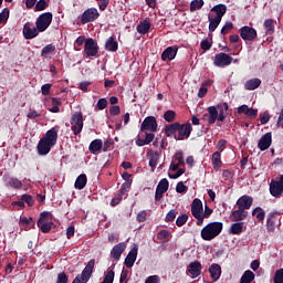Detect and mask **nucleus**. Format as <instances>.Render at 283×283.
<instances>
[{"label": "nucleus", "instance_id": "nucleus-15", "mask_svg": "<svg viewBox=\"0 0 283 283\" xmlns=\"http://www.w3.org/2000/svg\"><path fill=\"white\" fill-rule=\"evenodd\" d=\"M273 143V135L271 133L264 134L258 144V147L261 151H266L271 147V144Z\"/></svg>", "mask_w": 283, "mask_h": 283}, {"label": "nucleus", "instance_id": "nucleus-35", "mask_svg": "<svg viewBox=\"0 0 283 283\" xmlns=\"http://www.w3.org/2000/svg\"><path fill=\"white\" fill-rule=\"evenodd\" d=\"M105 49L108 52H116V50H118V42H116L114 38L111 36L105 43Z\"/></svg>", "mask_w": 283, "mask_h": 283}, {"label": "nucleus", "instance_id": "nucleus-2", "mask_svg": "<svg viewBox=\"0 0 283 283\" xmlns=\"http://www.w3.org/2000/svg\"><path fill=\"white\" fill-rule=\"evenodd\" d=\"M211 213H213V209L205 210V208H202V201L198 198L193 199L191 203V214L197 220L196 224L198 227H202L205 219L211 218Z\"/></svg>", "mask_w": 283, "mask_h": 283}, {"label": "nucleus", "instance_id": "nucleus-54", "mask_svg": "<svg viewBox=\"0 0 283 283\" xmlns=\"http://www.w3.org/2000/svg\"><path fill=\"white\" fill-rule=\"evenodd\" d=\"M177 193H187V186L182 181H179L176 186Z\"/></svg>", "mask_w": 283, "mask_h": 283}, {"label": "nucleus", "instance_id": "nucleus-20", "mask_svg": "<svg viewBox=\"0 0 283 283\" xmlns=\"http://www.w3.org/2000/svg\"><path fill=\"white\" fill-rule=\"evenodd\" d=\"M125 249H127V244H125V242L116 244L111 251V256H113L114 260H120V255H123Z\"/></svg>", "mask_w": 283, "mask_h": 283}, {"label": "nucleus", "instance_id": "nucleus-52", "mask_svg": "<svg viewBox=\"0 0 283 283\" xmlns=\"http://www.w3.org/2000/svg\"><path fill=\"white\" fill-rule=\"evenodd\" d=\"M274 283H283V269H280L275 272Z\"/></svg>", "mask_w": 283, "mask_h": 283}, {"label": "nucleus", "instance_id": "nucleus-48", "mask_svg": "<svg viewBox=\"0 0 283 283\" xmlns=\"http://www.w3.org/2000/svg\"><path fill=\"white\" fill-rule=\"evenodd\" d=\"M164 118L165 120H167V123H171L175 118H176V112L174 111H167L164 114Z\"/></svg>", "mask_w": 283, "mask_h": 283}, {"label": "nucleus", "instance_id": "nucleus-50", "mask_svg": "<svg viewBox=\"0 0 283 283\" xmlns=\"http://www.w3.org/2000/svg\"><path fill=\"white\" fill-rule=\"evenodd\" d=\"M220 163H221V155L220 153L216 151L214 154H212V164L214 165V167H220Z\"/></svg>", "mask_w": 283, "mask_h": 283}, {"label": "nucleus", "instance_id": "nucleus-49", "mask_svg": "<svg viewBox=\"0 0 283 283\" xmlns=\"http://www.w3.org/2000/svg\"><path fill=\"white\" fill-rule=\"evenodd\" d=\"M187 220H189V217L187 214L179 216L176 220L177 227H182L184 224L187 223Z\"/></svg>", "mask_w": 283, "mask_h": 283}, {"label": "nucleus", "instance_id": "nucleus-8", "mask_svg": "<svg viewBox=\"0 0 283 283\" xmlns=\"http://www.w3.org/2000/svg\"><path fill=\"white\" fill-rule=\"evenodd\" d=\"M84 54L86 56H96L98 54V43L96 40L92 38L85 40Z\"/></svg>", "mask_w": 283, "mask_h": 283}, {"label": "nucleus", "instance_id": "nucleus-39", "mask_svg": "<svg viewBox=\"0 0 283 283\" xmlns=\"http://www.w3.org/2000/svg\"><path fill=\"white\" fill-rule=\"evenodd\" d=\"M205 6V0H192L190 2V12H196V10H200Z\"/></svg>", "mask_w": 283, "mask_h": 283}, {"label": "nucleus", "instance_id": "nucleus-4", "mask_svg": "<svg viewBox=\"0 0 283 283\" xmlns=\"http://www.w3.org/2000/svg\"><path fill=\"white\" fill-rule=\"evenodd\" d=\"M94 260L87 262L86 266L82 271L81 275H77L72 283H87L90 282V277H92V273H94Z\"/></svg>", "mask_w": 283, "mask_h": 283}, {"label": "nucleus", "instance_id": "nucleus-57", "mask_svg": "<svg viewBox=\"0 0 283 283\" xmlns=\"http://www.w3.org/2000/svg\"><path fill=\"white\" fill-rule=\"evenodd\" d=\"M105 107H107V99L106 98H99L97 101V109H105Z\"/></svg>", "mask_w": 283, "mask_h": 283}, {"label": "nucleus", "instance_id": "nucleus-26", "mask_svg": "<svg viewBox=\"0 0 283 283\" xmlns=\"http://www.w3.org/2000/svg\"><path fill=\"white\" fill-rule=\"evenodd\" d=\"M244 229H247L244 222L232 223L229 229V233H231L232 235H240V233L244 232Z\"/></svg>", "mask_w": 283, "mask_h": 283}, {"label": "nucleus", "instance_id": "nucleus-28", "mask_svg": "<svg viewBox=\"0 0 283 283\" xmlns=\"http://www.w3.org/2000/svg\"><path fill=\"white\" fill-rule=\"evenodd\" d=\"M150 28H151V22H149V20H144L137 25L136 30L139 34H147Z\"/></svg>", "mask_w": 283, "mask_h": 283}, {"label": "nucleus", "instance_id": "nucleus-59", "mask_svg": "<svg viewBox=\"0 0 283 283\" xmlns=\"http://www.w3.org/2000/svg\"><path fill=\"white\" fill-rule=\"evenodd\" d=\"M52 87V84H44L41 87V92L43 96H48L50 94V90Z\"/></svg>", "mask_w": 283, "mask_h": 283}, {"label": "nucleus", "instance_id": "nucleus-44", "mask_svg": "<svg viewBox=\"0 0 283 283\" xmlns=\"http://www.w3.org/2000/svg\"><path fill=\"white\" fill-rule=\"evenodd\" d=\"M114 277H115L114 270H111L105 274L102 283H114Z\"/></svg>", "mask_w": 283, "mask_h": 283}, {"label": "nucleus", "instance_id": "nucleus-36", "mask_svg": "<svg viewBox=\"0 0 283 283\" xmlns=\"http://www.w3.org/2000/svg\"><path fill=\"white\" fill-rule=\"evenodd\" d=\"M263 25L266 34H273V32H275V22L273 19L265 20Z\"/></svg>", "mask_w": 283, "mask_h": 283}, {"label": "nucleus", "instance_id": "nucleus-7", "mask_svg": "<svg viewBox=\"0 0 283 283\" xmlns=\"http://www.w3.org/2000/svg\"><path fill=\"white\" fill-rule=\"evenodd\" d=\"M270 193L273 198H280L283 193V175L279 179H272L270 182Z\"/></svg>", "mask_w": 283, "mask_h": 283}, {"label": "nucleus", "instance_id": "nucleus-34", "mask_svg": "<svg viewBox=\"0 0 283 283\" xmlns=\"http://www.w3.org/2000/svg\"><path fill=\"white\" fill-rule=\"evenodd\" d=\"M87 185V176L85 174L80 175L75 180V189H85Z\"/></svg>", "mask_w": 283, "mask_h": 283}, {"label": "nucleus", "instance_id": "nucleus-10", "mask_svg": "<svg viewBox=\"0 0 283 283\" xmlns=\"http://www.w3.org/2000/svg\"><path fill=\"white\" fill-rule=\"evenodd\" d=\"M231 63H233V57L227 53H218L213 60L216 67H227V65H231Z\"/></svg>", "mask_w": 283, "mask_h": 283}, {"label": "nucleus", "instance_id": "nucleus-17", "mask_svg": "<svg viewBox=\"0 0 283 283\" xmlns=\"http://www.w3.org/2000/svg\"><path fill=\"white\" fill-rule=\"evenodd\" d=\"M136 258H138V245L135 244L125 259V266L132 269L136 262Z\"/></svg>", "mask_w": 283, "mask_h": 283}, {"label": "nucleus", "instance_id": "nucleus-30", "mask_svg": "<svg viewBox=\"0 0 283 283\" xmlns=\"http://www.w3.org/2000/svg\"><path fill=\"white\" fill-rule=\"evenodd\" d=\"M208 21H209V32H216V30H218V25H220V23L222 22V19L216 18V17L213 18L209 15Z\"/></svg>", "mask_w": 283, "mask_h": 283}, {"label": "nucleus", "instance_id": "nucleus-13", "mask_svg": "<svg viewBox=\"0 0 283 283\" xmlns=\"http://www.w3.org/2000/svg\"><path fill=\"white\" fill-rule=\"evenodd\" d=\"M193 128L191 127V123H187L186 125H180L178 128V135H175V140H187L189 136H191V130Z\"/></svg>", "mask_w": 283, "mask_h": 283}, {"label": "nucleus", "instance_id": "nucleus-6", "mask_svg": "<svg viewBox=\"0 0 283 283\" xmlns=\"http://www.w3.org/2000/svg\"><path fill=\"white\" fill-rule=\"evenodd\" d=\"M71 129L75 136L83 132V113L76 112L71 117Z\"/></svg>", "mask_w": 283, "mask_h": 283}, {"label": "nucleus", "instance_id": "nucleus-61", "mask_svg": "<svg viewBox=\"0 0 283 283\" xmlns=\"http://www.w3.org/2000/svg\"><path fill=\"white\" fill-rule=\"evenodd\" d=\"M249 118H255L258 116V109L248 108V113L245 114Z\"/></svg>", "mask_w": 283, "mask_h": 283}, {"label": "nucleus", "instance_id": "nucleus-63", "mask_svg": "<svg viewBox=\"0 0 283 283\" xmlns=\"http://www.w3.org/2000/svg\"><path fill=\"white\" fill-rule=\"evenodd\" d=\"M201 50H211V43L209 42V40H202L201 41Z\"/></svg>", "mask_w": 283, "mask_h": 283}, {"label": "nucleus", "instance_id": "nucleus-45", "mask_svg": "<svg viewBox=\"0 0 283 283\" xmlns=\"http://www.w3.org/2000/svg\"><path fill=\"white\" fill-rule=\"evenodd\" d=\"M123 196H125V189H122L120 193L116 198L112 199L111 207H116V205H120Z\"/></svg>", "mask_w": 283, "mask_h": 283}, {"label": "nucleus", "instance_id": "nucleus-53", "mask_svg": "<svg viewBox=\"0 0 283 283\" xmlns=\"http://www.w3.org/2000/svg\"><path fill=\"white\" fill-rule=\"evenodd\" d=\"M21 200L25 203L27 202V205L29 206V207H32V205H34V199L32 198V196H30V195H23L22 197H21Z\"/></svg>", "mask_w": 283, "mask_h": 283}, {"label": "nucleus", "instance_id": "nucleus-60", "mask_svg": "<svg viewBox=\"0 0 283 283\" xmlns=\"http://www.w3.org/2000/svg\"><path fill=\"white\" fill-rule=\"evenodd\" d=\"M159 282H160V277L158 275L148 276L145 281V283H159Z\"/></svg>", "mask_w": 283, "mask_h": 283}, {"label": "nucleus", "instance_id": "nucleus-3", "mask_svg": "<svg viewBox=\"0 0 283 283\" xmlns=\"http://www.w3.org/2000/svg\"><path fill=\"white\" fill-rule=\"evenodd\" d=\"M222 228H223L222 222L214 221V222L208 223L201 230L202 240H206L209 242L214 238H218V234L222 233Z\"/></svg>", "mask_w": 283, "mask_h": 283}, {"label": "nucleus", "instance_id": "nucleus-42", "mask_svg": "<svg viewBox=\"0 0 283 283\" xmlns=\"http://www.w3.org/2000/svg\"><path fill=\"white\" fill-rule=\"evenodd\" d=\"M49 3H50V0H39L38 2H35V10L38 12H41L42 10H45Z\"/></svg>", "mask_w": 283, "mask_h": 283}, {"label": "nucleus", "instance_id": "nucleus-56", "mask_svg": "<svg viewBox=\"0 0 283 283\" xmlns=\"http://www.w3.org/2000/svg\"><path fill=\"white\" fill-rule=\"evenodd\" d=\"M67 274H65V272H62L57 274L56 283H67Z\"/></svg>", "mask_w": 283, "mask_h": 283}, {"label": "nucleus", "instance_id": "nucleus-22", "mask_svg": "<svg viewBox=\"0 0 283 283\" xmlns=\"http://www.w3.org/2000/svg\"><path fill=\"white\" fill-rule=\"evenodd\" d=\"M247 216H249V212L247 210H242L241 208H238V210L232 211L231 220L232 222H241V220L247 219Z\"/></svg>", "mask_w": 283, "mask_h": 283}, {"label": "nucleus", "instance_id": "nucleus-19", "mask_svg": "<svg viewBox=\"0 0 283 283\" xmlns=\"http://www.w3.org/2000/svg\"><path fill=\"white\" fill-rule=\"evenodd\" d=\"M253 205V198L250 196H242L238 199L237 206L239 209L247 211V209H251V206Z\"/></svg>", "mask_w": 283, "mask_h": 283}, {"label": "nucleus", "instance_id": "nucleus-21", "mask_svg": "<svg viewBox=\"0 0 283 283\" xmlns=\"http://www.w3.org/2000/svg\"><path fill=\"white\" fill-rule=\"evenodd\" d=\"M177 54H178V48H176V46H168L161 53V60H164V61H174L176 59Z\"/></svg>", "mask_w": 283, "mask_h": 283}, {"label": "nucleus", "instance_id": "nucleus-12", "mask_svg": "<svg viewBox=\"0 0 283 283\" xmlns=\"http://www.w3.org/2000/svg\"><path fill=\"white\" fill-rule=\"evenodd\" d=\"M157 130H158V122H156V117L148 116L142 123L140 132H157Z\"/></svg>", "mask_w": 283, "mask_h": 283}, {"label": "nucleus", "instance_id": "nucleus-9", "mask_svg": "<svg viewBox=\"0 0 283 283\" xmlns=\"http://www.w3.org/2000/svg\"><path fill=\"white\" fill-rule=\"evenodd\" d=\"M98 17H101V13H98V9L96 8L86 9L82 13L81 23H92L93 21H96Z\"/></svg>", "mask_w": 283, "mask_h": 283}, {"label": "nucleus", "instance_id": "nucleus-41", "mask_svg": "<svg viewBox=\"0 0 283 283\" xmlns=\"http://www.w3.org/2000/svg\"><path fill=\"white\" fill-rule=\"evenodd\" d=\"M55 50L56 46H54V44H48L42 49L41 56H48V54H52Z\"/></svg>", "mask_w": 283, "mask_h": 283}, {"label": "nucleus", "instance_id": "nucleus-47", "mask_svg": "<svg viewBox=\"0 0 283 283\" xmlns=\"http://www.w3.org/2000/svg\"><path fill=\"white\" fill-rule=\"evenodd\" d=\"M258 211H259V213H258ZM255 213H258V214H256L258 220H264V218H265V216H266V212H264V211L262 210V208H260V207H256V208L252 211V216H255Z\"/></svg>", "mask_w": 283, "mask_h": 283}, {"label": "nucleus", "instance_id": "nucleus-37", "mask_svg": "<svg viewBox=\"0 0 283 283\" xmlns=\"http://www.w3.org/2000/svg\"><path fill=\"white\" fill-rule=\"evenodd\" d=\"M179 128H180L179 123H174V124L166 126V136H168V137L174 136V134H176V132H178Z\"/></svg>", "mask_w": 283, "mask_h": 283}, {"label": "nucleus", "instance_id": "nucleus-18", "mask_svg": "<svg viewBox=\"0 0 283 283\" xmlns=\"http://www.w3.org/2000/svg\"><path fill=\"white\" fill-rule=\"evenodd\" d=\"M187 272L190 273L193 280L202 273V264L199 261L190 262Z\"/></svg>", "mask_w": 283, "mask_h": 283}, {"label": "nucleus", "instance_id": "nucleus-64", "mask_svg": "<svg viewBox=\"0 0 283 283\" xmlns=\"http://www.w3.org/2000/svg\"><path fill=\"white\" fill-rule=\"evenodd\" d=\"M90 85H92L91 82L84 81L80 83V88L82 90V92H87V88L90 87Z\"/></svg>", "mask_w": 283, "mask_h": 283}, {"label": "nucleus", "instance_id": "nucleus-43", "mask_svg": "<svg viewBox=\"0 0 283 283\" xmlns=\"http://www.w3.org/2000/svg\"><path fill=\"white\" fill-rule=\"evenodd\" d=\"M172 163H175L176 165H185V157L182 156V151H178L174 158H172Z\"/></svg>", "mask_w": 283, "mask_h": 283}, {"label": "nucleus", "instance_id": "nucleus-62", "mask_svg": "<svg viewBox=\"0 0 283 283\" xmlns=\"http://www.w3.org/2000/svg\"><path fill=\"white\" fill-rule=\"evenodd\" d=\"M39 116H41V113L36 111H31L28 113L27 118L34 119V118H39Z\"/></svg>", "mask_w": 283, "mask_h": 283}, {"label": "nucleus", "instance_id": "nucleus-29", "mask_svg": "<svg viewBox=\"0 0 283 283\" xmlns=\"http://www.w3.org/2000/svg\"><path fill=\"white\" fill-rule=\"evenodd\" d=\"M38 227L41 229L42 233H50V231H52V227H54V223L45 222L43 219H39Z\"/></svg>", "mask_w": 283, "mask_h": 283}, {"label": "nucleus", "instance_id": "nucleus-33", "mask_svg": "<svg viewBox=\"0 0 283 283\" xmlns=\"http://www.w3.org/2000/svg\"><path fill=\"white\" fill-rule=\"evenodd\" d=\"M158 160H160V155L158 153L149 154V167L151 168V171H156Z\"/></svg>", "mask_w": 283, "mask_h": 283}, {"label": "nucleus", "instance_id": "nucleus-58", "mask_svg": "<svg viewBox=\"0 0 283 283\" xmlns=\"http://www.w3.org/2000/svg\"><path fill=\"white\" fill-rule=\"evenodd\" d=\"M145 220H147V211L142 210V211L138 212V214H137V221H138V222H145Z\"/></svg>", "mask_w": 283, "mask_h": 283}, {"label": "nucleus", "instance_id": "nucleus-55", "mask_svg": "<svg viewBox=\"0 0 283 283\" xmlns=\"http://www.w3.org/2000/svg\"><path fill=\"white\" fill-rule=\"evenodd\" d=\"M175 220H176V211L175 210H170L166 214V222H174Z\"/></svg>", "mask_w": 283, "mask_h": 283}, {"label": "nucleus", "instance_id": "nucleus-1", "mask_svg": "<svg viewBox=\"0 0 283 283\" xmlns=\"http://www.w3.org/2000/svg\"><path fill=\"white\" fill-rule=\"evenodd\" d=\"M59 130L56 129V127L49 129L38 143V154L40 156H48L49 151L52 150V147L56 145Z\"/></svg>", "mask_w": 283, "mask_h": 283}, {"label": "nucleus", "instance_id": "nucleus-40", "mask_svg": "<svg viewBox=\"0 0 283 283\" xmlns=\"http://www.w3.org/2000/svg\"><path fill=\"white\" fill-rule=\"evenodd\" d=\"M275 218V213L271 212L268 216V231H273L275 229V220H273Z\"/></svg>", "mask_w": 283, "mask_h": 283}, {"label": "nucleus", "instance_id": "nucleus-5", "mask_svg": "<svg viewBox=\"0 0 283 283\" xmlns=\"http://www.w3.org/2000/svg\"><path fill=\"white\" fill-rule=\"evenodd\" d=\"M52 19H53L52 12H44V13L40 14L35 21V25H36L39 32H45V30H48L49 25L52 24Z\"/></svg>", "mask_w": 283, "mask_h": 283}, {"label": "nucleus", "instance_id": "nucleus-32", "mask_svg": "<svg viewBox=\"0 0 283 283\" xmlns=\"http://www.w3.org/2000/svg\"><path fill=\"white\" fill-rule=\"evenodd\" d=\"M88 149H90L91 154H96L97 151H101V149H103V140L94 139L90 144Z\"/></svg>", "mask_w": 283, "mask_h": 283}, {"label": "nucleus", "instance_id": "nucleus-51", "mask_svg": "<svg viewBox=\"0 0 283 283\" xmlns=\"http://www.w3.org/2000/svg\"><path fill=\"white\" fill-rule=\"evenodd\" d=\"M230 30H233V22H226L221 29V34H229Z\"/></svg>", "mask_w": 283, "mask_h": 283}, {"label": "nucleus", "instance_id": "nucleus-27", "mask_svg": "<svg viewBox=\"0 0 283 283\" xmlns=\"http://www.w3.org/2000/svg\"><path fill=\"white\" fill-rule=\"evenodd\" d=\"M211 12H216L217 19H222L224 14H227V6L226 4H217L211 9Z\"/></svg>", "mask_w": 283, "mask_h": 283}, {"label": "nucleus", "instance_id": "nucleus-31", "mask_svg": "<svg viewBox=\"0 0 283 283\" xmlns=\"http://www.w3.org/2000/svg\"><path fill=\"white\" fill-rule=\"evenodd\" d=\"M6 187H11L12 189H21L23 187V182L18 178L10 177L7 180Z\"/></svg>", "mask_w": 283, "mask_h": 283}, {"label": "nucleus", "instance_id": "nucleus-46", "mask_svg": "<svg viewBox=\"0 0 283 283\" xmlns=\"http://www.w3.org/2000/svg\"><path fill=\"white\" fill-rule=\"evenodd\" d=\"M8 19H10V10L8 8H4L0 13V23H6Z\"/></svg>", "mask_w": 283, "mask_h": 283}, {"label": "nucleus", "instance_id": "nucleus-14", "mask_svg": "<svg viewBox=\"0 0 283 283\" xmlns=\"http://www.w3.org/2000/svg\"><path fill=\"white\" fill-rule=\"evenodd\" d=\"M39 27H32L30 22H27L23 27V36L24 39H35V36H39Z\"/></svg>", "mask_w": 283, "mask_h": 283}, {"label": "nucleus", "instance_id": "nucleus-23", "mask_svg": "<svg viewBox=\"0 0 283 283\" xmlns=\"http://www.w3.org/2000/svg\"><path fill=\"white\" fill-rule=\"evenodd\" d=\"M209 273H210L211 279H212L214 282H218V280H220V276L222 275V268H221L219 264L213 263V264L209 268Z\"/></svg>", "mask_w": 283, "mask_h": 283}, {"label": "nucleus", "instance_id": "nucleus-16", "mask_svg": "<svg viewBox=\"0 0 283 283\" xmlns=\"http://www.w3.org/2000/svg\"><path fill=\"white\" fill-rule=\"evenodd\" d=\"M218 118V108L216 106L208 107V113L203 114V120H207L209 125H214Z\"/></svg>", "mask_w": 283, "mask_h": 283}, {"label": "nucleus", "instance_id": "nucleus-24", "mask_svg": "<svg viewBox=\"0 0 283 283\" xmlns=\"http://www.w3.org/2000/svg\"><path fill=\"white\" fill-rule=\"evenodd\" d=\"M217 112H218V120L219 123H223V120L227 118V112H229V104L222 103L217 105Z\"/></svg>", "mask_w": 283, "mask_h": 283}, {"label": "nucleus", "instance_id": "nucleus-25", "mask_svg": "<svg viewBox=\"0 0 283 283\" xmlns=\"http://www.w3.org/2000/svg\"><path fill=\"white\" fill-rule=\"evenodd\" d=\"M260 85H262V80H260L258 77L251 78L244 83V90L253 92V90H258V87H260Z\"/></svg>", "mask_w": 283, "mask_h": 283}, {"label": "nucleus", "instance_id": "nucleus-11", "mask_svg": "<svg viewBox=\"0 0 283 283\" xmlns=\"http://www.w3.org/2000/svg\"><path fill=\"white\" fill-rule=\"evenodd\" d=\"M240 36L243 41H255L258 39V31L252 27H242L240 30Z\"/></svg>", "mask_w": 283, "mask_h": 283}, {"label": "nucleus", "instance_id": "nucleus-38", "mask_svg": "<svg viewBox=\"0 0 283 283\" xmlns=\"http://www.w3.org/2000/svg\"><path fill=\"white\" fill-rule=\"evenodd\" d=\"M158 191H161L164 193H167L168 189H169V180H167L166 178L161 179L159 181V184L157 185L156 188Z\"/></svg>", "mask_w": 283, "mask_h": 283}]
</instances>
